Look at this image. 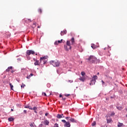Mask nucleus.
I'll return each instance as SVG.
<instances>
[{"instance_id":"obj_55","label":"nucleus","mask_w":127,"mask_h":127,"mask_svg":"<svg viewBox=\"0 0 127 127\" xmlns=\"http://www.w3.org/2000/svg\"><path fill=\"white\" fill-rule=\"evenodd\" d=\"M33 24H34V25H35V23H34Z\"/></svg>"},{"instance_id":"obj_33","label":"nucleus","mask_w":127,"mask_h":127,"mask_svg":"<svg viewBox=\"0 0 127 127\" xmlns=\"http://www.w3.org/2000/svg\"><path fill=\"white\" fill-rule=\"evenodd\" d=\"M62 122L63 123H64L65 124H66V123H67V122H66V121H65V120H62Z\"/></svg>"},{"instance_id":"obj_15","label":"nucleus","mask_w":127,"mask_h":127,"mask_svg":"<svg viewBox=\"0 0 127 127\" xmlns=\"http://www.w3.org/2000/svg\"><path fill=\"white\" fill-rule=\"evenodd\" d=\"M12 66H9L7 69H6V72H9L10 70H12Z\"/></svg>"},{"instance_id":"obj_47","label":"nucleus","mask_w":127,"mask_h":127,"mask_svg":"<svg viewBox=\"0 0 127 127\" xmlns=\"http://www.w3.org/2000/svg\"><path fill=\"white\" fill-rule=\"evenodd\" d=\"M11 112H13V109H11Z\"/></svg>"},{"instance_id":"obj_46","label":"nucleus","mask_w":127,"mask_h":127,"mask_svg":"<svg viewBox=\"0 0 127 127\" xmlns=\"http://www.w3.org/2000/svg\"><path fill=\"white\" fill-rule=\"evenodd\" d=\"M27 58H28V60H30V58L27 57Z\"/></svg>"},{"instance_id":"obj_20","label":"nucleus","mask_w":127,"mask_h":127,"mask_svg":"<svg viewBox=\"0 0 127 127\" xmlns=\"http://www.w3.org/2000/svg\"><path fill=\"white\" fill-rule=\"evenodd\" d=\"M123 126H124V124L123 123H119V124L118 125V127H123Z\"/></svg>"},{"instance_id":"obj_14","label":"nucleus","mask_w":127,"mask_h":127,"mask_svg":"<svg viewBox=\"0 0 127 127\" xmlns=\"http://www.w3.org/2000/svg\"><path fill=\"white\" fill-rule=\"evenodd\" d=\"M71 45H73L75 43V39H74V37H72L71 39Z\"/></svg>"},{"instance_id":"obj_7","label":"nucleus","mask_w":127,"mask_h":127,"mask_svg":"<svg viewBox=\"0 0 127 127\" xmlns=\"http://www.w3.org/2000/svg\"><path fill=\"white\" fill-rule=\"evenodd\" d=\"M67 33V30H64V31H62L61 32V35L63 36V35L66 34Z\"/></svg>"},{"instance_id":"obj_39","label":"nucleus","mask_w":127,"mask_h":127,"mask_svg":"<svg viewBox=\"0 0 127 127\" xmlns=\"http://www.w3.org/2000/svg\"><path fill=\"white\" fill-rule=\"evenodd\" d=\"M65 100H66V98L63 97L62 98L63 101H65Z\"/></svg>"},{"instance_id":"obj_34","label":"nucleus","mask_w":127,"mask_h":127,"mask_svg":"<svg viewBox=\"0 0 127 127\" xmlns=\"http://www.w3.org/2000/svg\"><path fill=\"white\" fill-rule=\"evenodd\" d=\"M70 117H65L66 120H67V121H69Z\"/></svg>"},{"instance_id":"obj_10","label":"nucleus","mask_w":127,"mask_h":127,"mask_svg":"<svg viewBox=\"0 0 127 127\" xmlns=\"http://www.w3.org/2000/svg\"><path fill=\"white\" fill-rule=\"evenodd\" d=\"M40 64V62H39V61L36 60L35 62L34 63V65L35 66L38 65Z\"/></svg>"},{"instance_id":"obj_40","label":"nucleus","mask_w":127,"mask_h":127,"mask_svg":"<svg viewBox=\"0 0 127 127\" xmlns=\"http://www.w3.org/2000/svg\"><path fill=\"white\" fill-rule=\"evenodd\" d=\"M111 116H115V112H112Z\"/></svg>"},{"instance_id":"obj_18","label":"nucleus","mask_w":127,"mask_h":127,"mask_svg":"<svg viewBox=\"0 0 127 127\" xmlns=\"http://www.w3.org/2000/svg\"><path fill=\"white\" fill-rule=\"evenodd\" d=\"M107 121L108 124H111V123H112V119H107Z\"/></svg>"},{"instance_id":"obj_45","label":"nucleus","mask_w":127,"mask_h":127,"mask_svg":"<svg viewBox=\"0 0 127 127\" xmlns=\"http://www.w3.org/2000/svg\"><path fill=\"white\" fill-rule=\"evenodd\" d=\"M62 95L60 94V98H62Z\"/></svg>"},{"instance_id":"obj_32","label":"nucleus","mask_w":127,"mask_h":127,"mask_svg":"<svg viewBox=\"0 0 127 127\" xmlns=\"http://www.w3.org/2000/svg\"><path fill=\"white\" fill-rule=\"evenodd\" d=\"M25 87V84L22 83V85H21V88H24Z\"/></svg>"},{"instance_id":"obj_24","label":"nucleus","mask_w":127,"mask_h":127,"mask_svg":"<svg viewBox=\"0 0 127 127\" xmlns=\"http://www.w3.org/2000/svg\"><path fill=\"white\" fill-rule=\"evenodd\" d=\"M9 85H10L11 90H13V89L12 88H13V85H12V84L11 83H9Z\"/></svg>"},{"instance_id":"obj_37","label":"nucleus","mask_w":127,"mask_h":127,"mask_svg":"<svg viewBox=\"0 0 127 127\" xmlns=\"http://www.w3.org/2000/svg\"><path fill=\"white\" fill-rule=\"evenodd\" d=\"M48 115H49V113L48 112H46L45 114L46 117H47V116H48Z\"/></svg>"},{"instance_id":"obj_43","label":"nucleus","mask_w":127,"mask_h":127,"mask_svg":"<svg viewBox=\"0 0 127 127\" xmlns=\"http://www.w3.org/2000/svg\"><path fill=\"white\" fill-rule=\"evenodd\" d=\"M101 82H102V84H105V82H104V81L102 80Z\"/></svg>"},{"instance_id":"obj_5","label":"nucleus","mask_w":127,"mask_h":127,"mask_svg":"<svg viewBox=\"0 0 127 127\" xmlns=\"http://www.w3.org/2000/svg\"><path fill=\"white\" fill-rule=\"evenodd\" d=\"M97 79H98V76H97V75H94L92 77V79L91 80L90 83V86H91L92 85H95V84L96 83V80H97Z\"/></svg>"},{"instance_id":"obj_41","label":"nucleus","mask_w":127,"mask_h":127,"mask_svg":"<svg viewBox=\"0 0 127 127\" xmlns=\"http://www.w3.org/2000/svg\"><path fill=\"white\" fill-rule=\"evenodd\" d=\"M28 22H31V20H30V19H28Z\"/></svg>"},{"instance_id":"obj_2","label":"nucleus","mask_w":127,"mask_h":127,"mask_svg":"<svg viewBox=\"0 0 127 127\" xmlns=\"http://www.w3.org/2000/svg\"><path fill=\"white\" fill-rule=\"evenodd\" d=\"M47 58H48V57L47 56H45V57L40 58V63H41L42 64H43L44 65V64H46V63H47V61H48V59Z\"/></svg>"},{"instance_id":"obj_28","label":"nucleus","mask_w":127,"mask_h":127,"mask_svg":"<svg viewBox=\"0 0 127 127\" xmlns=\"http://www.w3.org/2000/svg\"><path fill=\"white\" fill-rule=\"evenodd\" d=\"M30 127H34V123L30 124Z\"/></svg>"},{"instance_id":"obj_4","label":"nucleus","mask_w":127,"mask_h":127,"mask_svg":"<svg viewBox=\"0 0 127 127\" xmlns=\"http://www.w3.org/2000/svg\"><path fill=\"white\" fill-rule=\"evenodd\" d=\"M86 60H88V61H90L91 63H96L97 58L94 56H90Z\"/></svg>"},{"instance_id":"obj_26","label":"nucleus","mask_w":127,"mask_h":127,"mask_svg":"<svg viewBox=\"0 0 127 127\" xmlns=\"http://www.w3.org/2000/svg\"><path fill=\"white\" fill-rule=\"evenodd\" d=\"M38 11L40 13H42V9H41V8H39V9H38Z\"/></svg>"},{"instance_id":"obj_49","label":"nucleus","mask_w":127,"mask_h":127,"mask_svg":"<svg viewBox=\"0 0 127 127\" xmlns=\"http://www.w3.org/2000/svg\"><path fill=\"white\" fill-rule=\"evenodd\" d=\"M11 73H13V70H12V71H11Z\"/></svg>"},{"instance_id":"obj_30","label":"nucleus","mask_w":127,"mask_h":127,"mask_svg":"<svg viewBox=\"0 0 127 127\" xmlns=\"http://www.w3.org/2000/svg\"><path fill=\"white\" fill-rule=\"evenodd\" d=\"M62 41H63V39H62V40H61V41L60 40H59L58 41V43L59 44V43H62Z\"/></svg>"},{"instance_id":"obj_48","label":"nucleus","mask_w":127,"mask_h":127,"mask_svg":"<svg viewBox=\"0 0 127 127\" xmlns=\"http://www.w3.org/2000/svg\"><path fill=\"white\" fill-rule=\"evenodd\" d=\"M62 117H64V115L63 114L61 115Z\"/></svg>"},{"instance_id":"obj_52","label":"nucleus","mask_w":127,"mask_h":127,"mask_svg":"<svg viewBox=\"0 0 127 127\" xmlns=\"http://www.w3.org/2000/svg\"><path fill=\"white\" fill-rule=\"evenodd\" d=\"M65 114H68V112H65Z\"/></svg>"},{"instance_id":"obj_38","label":"nucleus","mask_w":127,"mask_h":127,"mask_svg":"<svg viewBox=\"0 0 127 127\" xmlns=\"http://www.w3.org/2000/svg\"><path fill=\"white\" fill-rule=\"evenodd\" d=\"M23 112H24V114H26L27 113V111L26 110H24Z\"/></svg>"},{"instance_id":"obj_35","label":"nucleus","mask_w":127,"mask_h":127,"mask_svg":"<svg viewBox=\"0 0 127 127\" xmlns=\"http://www.w3.org/2000/svg\"><path fill=\"white\" fill-rule=\"evenodd\" d=\"M35 52L34 51L31 50V54H34Z\"/></svg>"},{"instance_id":"obj_51","label":"nucleus","mask_w":127,"mask_h":127,"mask_svg":"<svg viewBox=\"0 0 127 127\" xmlns=\"http://www.w3.org/2000/svg\"><path fill=\"white\" fill-rule=\"evenodd\" d=\"M38 28H40V27H39V26H38Z\"/></svg>"},{"instance_id":"obj_12","label":"nucleus","mask_w":127,"mask_h":127,"mask_svg":"<svg viewBox=\"0 0 127 127\" xmlns=\"http://www.w3.org/2000/svg\"><path fill=\"white\" fill-rule=\"evenodd\" d=\"M25 109H28L29 110H32V107H30L29 105H27L25 106Z\"/></svg>"},{"instance_id":"obj_54","label":"nucleus","mask_w":127,"mask_h":127,"mask_svg":"<svg viewBox=\"0 0 127 127\" xmlns=\"http://www.w3.org/2000/svg\"><path fill=\"white\" fill-rule=\"evenodd\" d=\"M7 33V34H8L9 33H8H8Z\"/></svg>"},{"instance_id":"obj_17","label":"nucleus","mask_w":127,"mask_h":127,"mask_svg":"<svg viewBox=\"0 0 127 127\" xmlns=\"http://www.w3.org/2000/svg\"><path fill=\"white\" fill-rule=\"evenodd\" d=\"M27 55L29 56L31 54V50H27L26 52Z\"/></svg>"},{"instance_id":"obj_13","label":"nucleus","mask_w":127,"mask_h":127,"mask_svg":"<svg viewBox=\"0 0 127 127\" xmlns=\"http://www.w3.org/2000/svg\"><path fill=\"white\" fill-rule=\"evenodd\" d=\"M91 47L93 49H96V48H97V47H98L96 45H95V44H92Z\"/></svg>"},{"instance_id":"obj_8","label":"nucleus","mask_w":127,"mask_h":127,"mask_svg":"<svg viewBox=\"0 0 127 127\" xmlns=\"http://www.w3.org/2000/svg\"><path fill=\"white\" fill-rule=\"evenodd\" d=\"M64 127H71V124L68 122H65L64 124Z\"/></svg>"},{"instance_id":"obj_25","label":"nucleus","mask_w":127,"mask_h":127,"mask_svg":"<svg viewBox=\"0 0 127 127\" xmlns=\"http://www.w3.org/2000/svg\"><path fill=\"white\" fill-rule=\"evenodd\" d=\"M96 122H93V123H92V127H95V126H96Z\"/></svg>"},{"instance_id":"obj_31","label":"nucleus","mask_w":127,"mask_h":127,"mask_svg":"<svg viewBox=\"0 0 127 127\" xmlns=\"http://www.w3.org/2000/svg\"><path fill=\"white\" fill-rule=\"evenodd\" d=\"M81 74L82 76H85V72L82 71L81 72Z\"/></svg>"},{"instance_id":"obj_6","label":"nucleus","mask_w":127,"mask_h":127,"mask_svg":"<svg viewBox=\"0 0 127 127\" xmlns=\"http://www.w3.org/2000/svg\"><path fill=\"white\" fill-rule=\"evenodd\" d=\"M43 124L45 126H49V121L47 120H45L44 122H43Z\"/></svg>"},{"instance_id":"obj_44","label":"nucleus","mask_w":127,"mask_h":127,"mask_svg":"<svg viewBox=\"0 0 127 127\" xmlns=\"http://www.w3.org/2000/svg\"><path fill=\"white\" fill-rule=\"evenodd\" d=\"M34 113H35L36 114H37V111L36 110H34Z\"/></svg>"},{"instance_id":"obj_36","label":"nucleus","mask_w":127,"mask_h":127,"mask_svg":"<svg viewBox=\"0 0 127 127\" xmlns=\"http://www.w3.org/2000/svg\"><path fill=\"white\" fill-rule=\"evenodd\" d=\"M65 97H69L70 96V94H64Z\"/></svg>"},{"instance_id":"obj_50","label":"nucleus","mask_w":127,"mask_h":127,"mask_svg":"<svg viewBox=\"0 0 127 127\" xmlns=\"http://www.w3.org/2000/svg\"><path fill=\"white\" fill-rule=\"evenodd\" d=\"M109 78L110 79H112V77H109Z\"/></svg>"},{"instance_id":"obj_21","label":"nucleus","mask_w":127,"mask_h":127,"mask_svg":"<svg viewBox=\"0 0 127 127\" xmlns=\"http://www.w3.org/2000/svg\"><path fill=\"white\" fill-rule=\"evenodd\" d=\"M14 119L13 118H9L8 121L9 122H12Z\"/></svg>"},{"instance_id":"obj_3","label":"nucleus","mask_w":127,"mask_h":127,"mask_svg":"<svg viewBox=\"0 0 127 127\" xmlns=\"http://www.w3.org/2000/svg\"><path fill=\"white\" fill-rule=\"evenodd\" d=\"M64 47L66 51H69V50L72 48V47H71V43H70V41H66V45H64Z\"/></svg>"},{"instance_id":"obj_1","label":"nucleus","mask_w":127,"mask_h":127,"mask_svg":"<svg viewBox=\"0 0 127 127\" xmlns=\"http://www.w3.org/2000/svg\"><path fill=\"white\" fill-rule=\"evenodd\" d=\"M50 63L51 65H53L54 67H59L60 66V63L57 61H51Z\"/></svg>"},{"instance_id":"obj_29","label":"nucleus","mask_w":127,"mask_h":127,"mask_svg":"<svg viewBox=\"0 0 127 127\" xmlns=\"http://www.w3.org/2000/svg\"><path fill=\"white\" fill-rule=\"evenodd\" d=\"M55 45H58L59 43L57 41H56L54 43Z\"/></svg>"},{"instance_id":"obj_11","label":"nucleus","mask_w":127,"mask_h":127,"mask_svg":"<svg viewBox=\"0 0 127 127\" xmlns=\"http://www.w3.org/2000/svg\"><path fill=\"white\" fill-rule=\"evenodd\" d=\"M57 118L58 119H61V118H65V116H62V115L60 114H58L57 116Z\"/></svg>"},{"instance_id":"obj_27","label":"nucleus","mask_w":127,"mask_h":127,"mask_svg":"<svg viewBox=\"0 0 127 127\" xmlns=\"http://www.w3.org/2000/svg\"><path fill=\"white\" fill-rule=\"evenodd\" d=\"M31 110H33V111H36V110H37V107H34L33 108H32V109Z\"/></svg>"},{"instance_id":"obj_19","label":"nucleus","mask_w":127,"mask_h":127,"mask_svg":"<svg viewBox=\"0 0 127 127\" xmlns=\"http://www.w3.org/2000/svg\"><path fill=\"white\" fill-rule=\"evenodd\" d=\"M33 76V74L31 73L29 76H27V79H30L31 77H32Z\"/></svg>"},{"instance_id":"obj_22","label":"nucleus","mask_w":127,"mask_h":127,"mask_svg":"<svg viewBox=\"0 0 127 127\" xmlns=\"http://www.w3.org/2000/svg\"><path fill=\"white\" fill-rule=\"evenodd\" d=\"M22 73H24L26 72V69L25 68H22L21 70Z\"/></svg>"},{"instance_id":"obj_42","label":"nucleus","mask_w":127,"mask_h":127,"mask_svg":"<svg viewBox=\"0 0 127 127\" xmlns=\"http://www.w3.org/2000/svg\"><path fill=\"white\" fill-rule=\"evenodd\" d=\"M43 94H44V95L46 96V93H45V92H43Z\"/></svg>"},{"instance_id":"obj_56","label":"nucleus","mask_w":127,"mask_h":127,"mask_svg":"<svg viewBox=\"0 0 127 127\" xmlns=\"http://www.w3.org/2000/svg\"><path fill=\"white\" fill-rule=\"evenodd\" d=\"M104 50H106V48H104Z\"/></svg>"},{"instance_id":"obj_53","label":"nucleus","mask_w":127,"mask_h":127,"mask_svg":"<svg viewBox=\"0 0 127 127\" xmlns=\"http://www.w3.org/2000/svg\"><path fill=\"white\" fill-rule=\"evenodd\" d=\"M99 72H98V73H97V75H99Z\"/></svg>"},{"instance_id":"obj_9","label":"nucleus","mask_w":127,"mask_h":127,"mask_svg":"<svg viewBox=\"0 0 127 127\" xmlns=\"http://www.w3.org/2000/svg\"><path fill=\"white\" fill-rule=\"evenodd\" d=\"M69 121L71 123H77V121L76 120H75L73 118H71V117H70V118H69Z\"/></svg>"},{"instance_id":"obj_57","label":"nucleus","mask_w":127,"mask_h":127,"mask_svg":"<svg viewBox=\"0 0 127 127\" xmlns=\"http://www.w3.org/2000/svg\"><path fill=\"white\" fill-rule=\"evenodd\" d=\"M36 55H37V54H36Z\"/></svg>"},{"instance_id":"obj_23","label":"nucleus","mask_w":127,"mask_h":127,"mask_svg":"<svg viewBox=\"0 0 127 127\" xmlns=\"http://www.w3.org/2000/svg\"><path fill=\"white\" fill-rule=\"evenodd\" d=\"M117 109H118V110H119V111H122V110H123V107H117Z\"/></svg>"},{"instance_id":"obj_16","label":"nucleus","mask_w":127,"mask_h":127,"mask_svg":"<svg viewBox=\"0 0 127 127\" xmlns=\"http://www.w3.org/2000/svg\"><path fill=\"white\" fill-rule=\"evenodd\" d=\"M79 79L80 80V81H81L82 82H84L85 79V77H80Z\"/></svg>"}]
</instances>
